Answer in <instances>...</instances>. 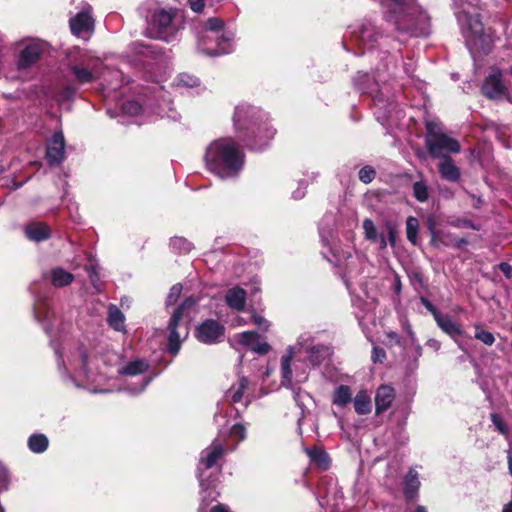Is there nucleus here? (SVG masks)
<instances>
[{
  "label": "nucleus",
  "instance_id": "a19ab883",
  "mask_svg": "<svg viewBox=\"0 0 512 512\" xmlns=\"http://www.w3.org/2000/svg\"><path fill=\"white\" fill-rule=\"evenodd\" d=\"M245 435H246V431H245V427L243 425L235 424L232 426V428L230 430V436L232 438L237 439V441H241L245 438Z\"/></svg>",
  "mask_w": 512,
  "mask_h": 512
},
{
  "label": "nucleus",
  "instance_id": "f257e3e1",
  "mask_svg": "<svg viewBox=\"0 0 512 512\" xmlns=\"http://www.w3.org/2000/svg\"><path fill=\"white\" fill-rule=\"evenodd\" d=\"M209 171L222 179L236 176L244 165V154L231 138L213 141L206 149Z\"/></svg>",
  "mask_w": 512,
  "mask_h": 512
},
{
  "label": "nucleus",
  "instance_id": "5701e85b",
  "mask_svg": "<svg viewBox=\"0 0 512 512\" xmlns=\"http://www.w3.org/2000/svg\"><path fill=\"white\" fill-rule=\"evenodd\" d=\"M363 229L365 238L379 244L380 249H384L387 246L386 238L383 234L377 232V229L373 221L369 218L364 219Z\"/></svg>",
  "mask_w": 512,
  "mask_h": 512
},
{
  "label": "nucleus",
  "instance_id": "8fccbe9b",
  "mask_svg": "<svg viewBox=\"0 0 512 512\" xmlns=\"http://www.w3.org/2000/svg\"><path fill=\"white\" fill-rule=\"evenodd\" d=\"M491 418H492L494 425L498 428V430L501 433H505V428H504L501 418L497 414H492Z\"/></svg>",
  "mask_w": 512,
  "mask_h": 512
},
{
  "label": "nucleus",
  "instance_id": "ddd939ff",
  "mask_svg": "<svg viewBox=\"0 0 512 512\" xmlns=\"http://www.w3.org/2000/svg\"><path fill=\"white\" fill-rule=\"evenodd\" d=\"M82 366L85 371H87L90 361H88L87 356L85 354L81 355ZM121 357L118 353L110 349H102L98 351L94 356L91 362L95 364L97 369H100V363H102L105 367H113L120 363Z\"/></svg>",
  "mask_w": 512,
  "mask_h": 512
},
{
  "label": "nucleus",
  "instance_id": "7ed1b4c3",
  "mask_svg": "<svg viewBox=\"0 0 512 512\" xmlns=\"http://www.w3.org/2000/svg\"><path fill=\"white\" fill-rule=\"evenodd\" d=\"M427 135H426V147L431 156L435 158L447 157L446 153H458L460 152L459 142L441 132L440 127L437 123L429 121L426 123Z\"/></svg>",
  "mask_w": 512,
  "mask_h": 512
},
{
  "label": "nucleus",
  "instance_id": "69168bd1",
  "mask_svg": "<svg viewBox=\"0 0 512 512\" xmlns=\"http://www.w3.org/2000/svg\"><path fill=\"white\" fill-rule=\"evenodd\" d=\"M241 113H242V110L237 108L236 110V113H235V121L238 122L241 118Z\"/></svg>",
  "mask_w": 512,
  "mask_h": 512
},
{
  "label": "nucleus",
  "instance_id": "0eeeda50",
  "mask_svg": "<svg viewBox=\"0 0 512 512\" xmlns=\"http://www.w3.org/2000/svg\"><path fill=\"white\" fill-rule=\"evenodd\" d=\"M225 328L216 320H205L195 330L196 338L204 344H214L220 341L224 335Z\"/></svg>",
  "mask_w": 512,
  "mask_h": 512
},
{
  "label": "nucleus",
  "instance_id": "c85d7f7f",
  "mask_svg": "<svg viewBox=\"0 0 512 512\" xmlns=\"http://www.w3.org/2000/svg\"><path fill=\"white\" fill-rule=\"evenodd\" d=\"M354 409L356 413L360 415H365L370 412L371 400L366 392L360 391L357 393V395L354 398Z\"/></svg>",
  "mask_w": 512,
  "mask_h": 512
},
{
  "label": "nucleus",
  "instance_id": "13d9d810",
  "mask_svg": "<svg viewBox=\"0 0 512 512\" xmlns=\"http://www.w3.org/2000/svg\"><path fill=\"white\" fill-rule=\"evenodd\" d=\"M211 512H229L224 505H216L211 509Z\"/></svg>",
  "mask_w": 512,
  "mask_h": 512
},
{
  "label": "nucleus",
  "instance_id": "412c9836",
  "mask_svg": "<svg viewBox=\"0 0 512 512\" xmlns=\"http://www.w3.org/2000/svg\"><path fill=\"white\" fill-rule=\"evenodd\" d=\"M225 300L229 307L238 311L243 310L246 303V292L242 288L234 287L227 292Z\"/></svg>",
  "mask_w": 512,
  "mask_h": 512
},
{
  "label": "nucleus",
  "instance_id": "3c124183",
  "mask_svg": "<svg viewBox=\"0 0 512 512\" xmlns=\"http://www.w3.org/2000/svg\"><path fill=\"white\" fill-rule=\"evenodd\" d=\"M196 303V300L193 298H187L177 309H181V316L183 315V311L187 308H191Z\"/></svg>",
  "mask_w": 512,
  "mask_h": 512
},
{
  "label": "nucleus",
  "instance_id": "5fc2aeb1",
  "mask_svg": "<svg viewBox=\"0 0 512 512\" xmlns=\"http://www.w3.org/2000/svg\"><path fill=\"white\" fill-rule=\"evenodd\" d=\"M468 243V241L464 238H457L455 236V238L453 239V243L451 246L453 247H456V248H460L462 247L463 245H466Z\"/></svg>",
  "mask_w": 512,
  "mask_h": 512
},
{
  "label": "nucleus",
  "instance_id": "c03bdc74",
  "mask_svg": "<svg viewBox=\"0 0 512 512\" xmlns=\"http://www.w3.org/2000/svg\"><path fill=\"white\" fill-rule=\"evenodd\" d=\"M178 84L186 87H194L198 84V79L186 74H181L178 77Z\"/></svg>",
  "mask_w": 512,
  "mask_h": 512
},
{
  "label": "nucleus",
  "instance_id": "473e14b6",
  "mask_svg": "<svg viewBox=\"0 0 512 512\" xmlns=\"http://www.w3.org/2000/svg\"><path fill=\"white\" fill-rule=\"evenodd\" d=\"M248 387V379L245 377H242L239 379L237 385H234L229 390V395L231 396V400L234 403H237L241 401L244 391Z\"/></svg>",
  "mask_w": 512,
  "mask_h": 512
},
{
  "label": "nucleus",
  "instance_id": "774afa93",
  "mask_svg": "<svg viewBox=\"0 0 512 512\" xmlns=\"http://www.w3.org/2000/svg\"><path fill=\"white\" fill-rule=\"evenodd\" d=\"M416 512H427V511H426L425 507H423V506H418V507L416 508Z\"/></svg>",
  "mask_w": 512,
  "mask_h": 512
},
{
  "label": "nucleus",
  "instance_id": "ea45409f",
  "mask_svg": "<svg viewBox=\"0 0 512 512\" xmlns=\"http://www.w3.org/2000/svg\"><path fill=\"white\" fill-rule=\"evenodd\" d=\"M223 21L219 18H210L207 20L205 27L208 31L219 32L223 28Z\"/></svg>",
  "mask_w": 512,
  "mask_h": 512
},
{
  "label": "nucleus",
  "instance_id": "f8f14e48",
  "mask_svg": "<svg viewBox=\"0 0 512 512\" xmlns=\"http://www.w3.org/2000/svg\"><path fill=\"white\" fill-rule=\"evenodd\" d=\"M90 9H85L70 19L71 31L78 37L89 36L93 31L94 21L90 15Z\"/></svg>",
  "mask_w": 512,
  "mask_h": 512
},
{
  "label": "nucleus",
  "instance_id": "603ef678",
  "mask_svg": "<svg viewBox=\"0 0 512 512\" xmlns=\"http://www.w3.org/2000/svg\"><path fill=\"white\" fill-rule=\"evenodd\" d=\"M90 281H91V284L94 286V288L96 289L97 292H100L101 291V285L99 283V277H98V274L96 275H93L92 273L90 274Z\"/></svg>",
  "mask_w": 512,
  "mask_h": 512
},
{
  "label": "nucleus",
  "instance_id": "bb28decb",
  "mask_svg": "<svg viewBox=\"0 0 512 512\" xmlns=\"http://www.w3.org/2000/svg\"><path fill=\"white\" fill-rule=\"evenodd\" d=\"M404 485H405V494L407 495V497H409V498L414 497V495L417 493L419 486H420L419 476H418V473L416 470H414V469L409 470V472L407 473V475L405 477Z\"/></svg>",
  "mask_w": 512,
  "mask_h": 512
},
{
  "label": "nucleus",
  "instance_id": "f03ea898",
  "mask_svg": "<svg viewBox=\"0 0 512 512\" xmlns=\"http://www.w3.org/2000/svg\"><path fill=\"white\" fill-rule=\"evenodd\" d=\"M459 7L456 15L470 48H483L488 37L484 33L483 24L476 13L478 0H456Z\"/></svg>",
  "mask_w": 512,
  "mask_h": 512
},
{
  "label": "nucleus",
  "instance_id": "7c9ffc66",
  "mask_svg": "<svg viewBox=\"0 0 512 512\" xmlns=\"http://www.w3.org/2000/svg\"><path fill=\"white\" fill-rule=\"evenodd\" d=\"M28 446L34 453H42L48 447V439L44 434H34L28 439Z\"/></svg>",
  "mask_w": 512,
  "mask_h": 512
},
{
  "label": "nucleus",
  "instance_id": "680f3d73",
  "mask_svg": "<svg viewBox=\"0 0 512 512\" xmlns=\"http://www.w3.org/2000/svg\"><path fill=\"white\" fill-rule=\"evenodd\" d=\"M85 269H86V271L88 272V274H89V275H90L91 273H92L93 275H96V274H97L96 267H95L93 264H91V265H87V266L85 267Z\"/></svg>",
  "mask_w": 512,
  "mask_h": 512
},
{
  "label": "nucleus",
  "instance_id": "9b49d317",
  "mask_svg": "<svg viewBox=\"0 0 512 512\" xmlns=\"http://www.w3.org/2000/svg\"><path fill=\"white\" fill-rule=\"evenodd\" d=\"M65 140L62 131L55 132L46 149V158L50 165H58L64 160Z\"/></svg>",
  "mask_w": 512,
  "mask_h": 512
},
{
  "label": "nucleus",
  "instance_id": "09e8293b",
  "mask_svg": "<svg viewBox=\"0 0 512 512\" xmlns=\"http://www.w3.org/2000/svg\"><path fill=\"white\" fill-rule=\"evenodd\" d=\"M421 302L424 304V306L427 308V310H429L432 313V315L434 316V319H436V315H440V313L436 309V307L431 302H429L427 299L422 298Z\"/></svg>",
  "mask_w": 512,
  "mask_h": 512
},
{
  "label": "nucleus",
  "instance_id": "aec40b11",
  "mask_svg": "<svg viewBox=\"0 0 512 512\" xmlns=\"http://www.w3.org/2000/svg\"><path fill=\"white\" fill-rule=\"evenodd\" d=\"M439 173L447 181L454 182L459 179V169L450 157H443L439 163Z\"/></svg>",
  "mask_w": 512,
  "mask_h": 512
},
{
  "label": "nucleus",
  "instance_id": "f704fd0d",
  "mask_svg": "<svg viewBox=\"0 0 512 512\" xmlns=\"http://www.w3.org/2000/svg\"><path fill=\"white\" fill-rule=\"evenodd\" d=\"M413 193L415 198L420 202H425L428 199V188L424 182H415L413 185Z\"/></svg>",
  "mask_w": 512,
  "mask_h": 512
},
{
  "label": "nucleus",
  "instance_id": "4468645a",
  "mask_svg": "<svg viewBox=\"0 0 512 512\" xmlns=\"http://www.w3.org/2000/svg\"><path fill=\"white\" fill-rule=\"evenodd\" d=\"M208 37H203L200 40L199 46L201 50L210 56H217L227 54L232 50L233 35L231 33H224L220 38L217 39L215 47H211L207 44Z\"/></svg>",
  "mask_w": 512,
  "mask_h": 512
},
{
  "label": "nucleus",
  "instance_id": "39448f33",
  "mask_svg": "<svg viewBox=\"0 0 512 512\" xmlns=\"http://www.w3.org/2000/svg\"><path fill=\"white\" fill-rule=\"evenodd\" d=\"M102 62L99 58L83 59L71 66L70 71L79 84H88L96 81L101 74Z\"/></svg>",
  "mask_w": 512,
  "mask_h": 512
},
{
  "label": "nucleus",
  "instance_id": "37998d69",
  "mask_svg": "<svg viewBox=\"0 0 512 512\" xmlns=\"http://www.w3.org/2000/svg\"><path fill=\"white\" fill-rule=\"evenodd\" d=\"M450 224L457 228H470L474 230H478V227L471 222L468 219L462 218V219H456L454 221H451Z\"/></svg>",
  "mask_w": 512,
  "mask_h": 512
},
{
  "label": "nucleus",
  "instance_id": "58836bf2",
  "mask_svg": "<svg viewBox=\"0 0 512 512\" xmlns=\"http://www.w3.org/2000/svg\"><path fill=\"white\" fill-rule=\"evenodd\" d=\"M375 177V171L373 168L366 166L359 171V179L363 183H370Z\"/></svg>",
  "mask_w": 512,
  "mask_h": 512
},
{
  "label": "nucleus",
  "instance_id": "338daca9",
  "mask_svg": "<svg viewBox=\"0 0 512 512\" xmlns=\"http://www.w3.org/2000/svg\"><path fill=\"white\" fill-rule=\"evenodd\" d=\"M274 134H275L274 130H268L266 138L271 139L274 136Z\"/></svg>",
  "mask_w": 512,
  "mask_h": 512
},
{
  "label": "nucleus",
  "instance_id": "4be33fe9",
  "mask_svg": "<svg viewBox=\"0 0 512 512\" xmlns=\"http://www.w3.org/2000/svg\"><path fill=\"white\" fill-rule=\"evenodd\" d=\"M435 321L438 326L441 328L443 332L451 336L452 338H456L462 334L461 327L455 323L452 318L448 315H436Z\"/></svg>",
  "mask_w": 512,
  "mask_h": 512
},
{
  "label": "nucleus",
  "instance_id": "423d86ee",
  "mask_svg": "<svg viewBox=\"0 0 512 512\" xmlns=\"http://www.w3.org/2000/svg\"><path fill=\"white\" fill-rule=\"evenodd\" d=\"M181 319V309H175L168 324V350L172 355L179 352L181 343L189 334L187 326L180 325Z\"/></svg>",
  "mask_w": 512,
  "mask_h": 512
},
{
  "label": "nucleus",
  "instance_id": "9d476101",
  "mask_svg": "<svg viewBox=\"0 0 512 512\" xmlns=\"http://www.w3.org/2000/svg\"><path fill=\"white\" fill-rule=\"evenodd\" d=\"M501 75L498 68H493L485 79L482 92L489 99H499L505 94L506 87L502 82Z\"/></svg>",
  "mask_w": 512,
  "mask_h": 512
},
{
  "label": "nucleus",
  "instance_id": "393cba45",
  "mask_svg": "<svg viewBox=\"0 0 512 512\" xmlns=\"http://www.w3.org/2000/svg\"><path fill=\"white\" fill-rule=\"evenodd\" d=\"M429 231L431 235V243L435 246H450L455 238L454 234L443 229H436L433 224H429Z\"/></svg>",
  "mask_w": 512,
  "mask_h": 512
},
{
  "label": "nucleus",
  "instance_id": "dca6fc26",
  "mask_svg": "<svg viewBox=\"0 0 512 512\" xmlns=\"http://www.w3.org/2000/svg\"><path fill=\"white\" fill-rule=\"evenodd\" d=\"M238 341L240 344L249 347L256 353L265 354L270 350V346L266 342L259 340V335L255 332H243L238 335Z\"/></svg>",
  "mask_w": 512,
  "mask_h": 512
},
{
  "label": "nucleus",
  "instance_id": "c756f323",
  "mask_svg": "<svg viewBox=\"0 0 512 512\" xmlns=\"http://www.w3.org/2000/svg\"><path fill=\"white\" fill-rule=\"evenodd\" d=\"M352 400V393L348 386L340 385L333 394V404L343 407Z\"/></svg>",
  "mask_w": 512,
  "mask_h": 512
},
{
  "label": "nucleus",
  "instance_id": "e433bc0d",
  "mask_svg": "<svg viewBox=\"0 0 512 512\" xmlns=\"http://www.w3.org/2000/svg\"><path fill=\"white\" fill-rule=\"evenodd\" d=\"M141 109V105L136 101H127L122 106L123 112L131 116L138 115Z\"/></svg>",
  "mask_w": 512,
  "mask_h": 512
},
{
  "label": "nucleus",
  "instance_id": "20e7f679",
  "mask_svg": "<svg viewBox=\"0 0 512 512\" xmlns=\"http://www.w3.org/2000/svg\"><path fill=\"white\" fill-rule=\"evenodd\" d=\"M175 9L158 8L151 15L149 34L151 37L169 41L178 31Z\"/></svg>",
  "mask_w": 512,
  "mask_h": 512
},
{
  "label": "nucleus",
  "instance_id": "c9c22d12",
  "mask_svg": "<svg viewBox=\"0 0 512 512\" xmlns=\"http://www.w3.org/2000/svg\"><path fill=\"white\" fill-rule=\"evenodd\" d=\"M475 338L489 346H491L495 341V338L491 332L480 329L478 327L476 328Z\"/></svg>",
  "mask_w": 512,
  "mask_h": 512
},
{
  "label": "nucleus",
  "instance_id": "a211bd4d",
  "mask_svg": "<svg viewBox=\"0 0 512 512\" xmlns=\"http://www.w3.org/2000/svg\"><path fill=\"white\" fill-rule=\"evenodd\" d=\"M295 355V347H288L286 354L281 358V374H282V385L285 387H292V371H291V360Z\"/></svg>",
  "mask_w": 512,
  "mask_h": 512
},
{
  "label": "nucleus",
  "instance_id": "4d7b16f0",
  "mask_svg": "<svg viewBox=\"0 0 512 512\" xmlns=\"http://www.w3.org/2000/svg\"><path fill=\"white\" fill-rule=\"evenodd\" d=\"M507 462L509 473L512 475V450L507 451Z\"/></svg>",
  "mask_w": 512,
  "mask_h": 512
},
{
  "label": "nucleus",
  "instance_id": "bf43d9fd",
  "mask_svg": "<svg viewBox=\"0 0 512 512\" xmlns=\"http://www.w3.org/2000/svg\"><path fill=\"white\" fill-rule=\"evenodd\" d=\"M388 237H389L390 244L394 245L395 244V231L391 227L389 228V231H388Z\"/></svg>",
  "mask_w": 512,
  "mask_h": 512
},
{
  "label": "nucleus",
  "instance_id": "6e6d98bb",
  "mask_svg": "<svg viewBox=\"0 0 512 512\" xmlns=\"http://www.w3.org/2000/svg\"><path fill=\"white\" fill-rule=\"evenodd\" d=\"M294 399L298 403V405H302L303 404V393L300 390H298V391L294 390Z\"/></svg>",
  "mask_w": 512,
  "mask_h": 512
},
{
  "label": "nucleus",
  "instance_id": "e2e57ef3",
  "mask_svg": "<svg viewBox=\"0 0 512 512\" xmlns=\"http://www.w3.org/2000/svg\"><path fill=\"white\" fill-rule=\"evenodd\" d=\"M502 512H512V501L504 505Z\"/></svg>",
  "mask_w": 512,
  "mask_h": 512
},
{
  "label": "nucleus",
  "instance_id": "2eb2a0df",
  "mask_svg": "<svg viewBox=\"0 0 512 512\" xmlns=\"http://www.w3.org/2000/svg\"><path fill=\"white\" fill-rule=\"evenodd\" d=\"M395 399L394 389L387 385H382L377 389L375 395L376 414L386 411Z\"/></svg>",
  "mask_w": 512,
  "mask_h": 512
},
{
  "label": "nucleus",
  "instance_id": "052dcab7",
  "mask_svg": "<svg viewBox=\"0 0 512 512\" xmlns=\"http://www.w3.org/2000/svg\"><path fill=\"white\" fill-rule=\"evenodd\" d=\"M387 336L393 340L396 344H399L400 343V338L399 336L395 333V332H390L387 334Z\"/></svg>",
  "mask_w": 512,
  "mask_h": 512
},
{
  "label": "nucleus",
  "instance_id": "a18cd8bd",
  "mask_svg": "<svg viewBox=\"0 0 512 512\" xmlns=\"http://www.w3.org/2000/svg\"><path fill=\"white\" fill-rule=\"evenodd\" d=\"M371 358L374 363H377V362L382 363L386 358V353L382 348L374 346L373 350H372Z\"/></svg>",
  "mask_w": 512,
  "mask_h": 512
},
{
  "label": "nucleus",
  "instance_id": "49530a36",
  "mask_svg": "<svg viewBox=\"0 0 512 512\" xmlns=\"http://www.w3.org/2000/svg\"><path fill=\"white\" fill-rule=\"evenodd\" d=\"M253 323L257 325L262 331H267L269 328V323L263 317L254 314L252 316Z\"/></svg>",
  "mask_w": 512,
  "mask_h": 512
},
{
  "label": "nucleus",
  "instance_id": "6e6552de",
  "mask_svg": "<svg viewBox=\"0 0 512 512\" xmlns=\"http://www.w3.org/2000/svg\"><path fill=\"white\" fill-rule=\"evenodd\" d=\"M47 44L40 40H30L23 48L19 58V66L26 68L36 63L46 51Z\"/></svg>",
  "mask_w": 512,
  "mask_h": 512
},
{
  "label": "nucleus",
  "instance_id": "4c0bfd02",
  "mask_svg": "<svg viewBox=\"0 0 512 512\" xmlns=\"http://www.w3.org/2000/svg\"><path fill=\"white\" fill-rule=\"evenodd\" d=\"M173 248L178 249L182 253L189 252L192 249V244L184 238H174L171 241Z\"/></svg>",
  "mask_w": 512,
  "mask_h": 512
},
{
  "label": "nucleus",
  "instance_id": "1a4fd4ad",
  "mask_svg": "<svg viewBox=\"0 0 512 512\" xmlns=\"http://www.w3.org/2000/svg\"><path fill=\"white\" fill-rule=\"evenodd\" d=\"M224 448L218 441H213L212 444L201 452L199 460V471L203 468L209 469L213 467L217 460L223 455ZM200 486L204 489L205 482L202 479V472L199 474Z\"/></svg>",
  "mask_w": 512,
  "mask_h": 512
},
{
  "label": "nucleus",
  "instance_id": "de8ad7c7",
  "mask_svg": "<svg viewBox=\"0 0 512 512\" xmlns=\"http://www.w3.org/2000/svg\"><path fill=\"white\" fill-rule=\"evenodd\" d=\"M189 4L194 12H201L204 8V0H189Z\"/></svg>",
  "mask_w": 512,
  "mask_h": 512
},
{
  "label": "nucleus",
  "instance_id": "a878e982",
  "mask_svg": "<svg viewBox=\"0 0 512 512\" xmlns=\"http://www.w3.org/2000/svg\"><path fill=\"white\" fill-rule=\"evenodd\" d=\"M381 35L380 28L369 22L361 27L359 37L364 44L372 46Z\"/></svg>",
  "mask_w": 512,
  "mask_h": 512
},
{
  "label": "nucleus",
  "instance_id": "6ab92c4d",
  "mask_svg": "<svg viewBox=\"0 0 512 512\" xmlns=\"http://www.w3.org/2000/svg\"><path fill=\"white\" fill-rule=\"evenodd\" d=\"M107 322L111 328L118 332H126L125 316L116 305H109Z\"/></svg>",
  "mask_w": 512,
  "mask_h": 512
},
{
  "label": "nucleus",
  "instance_id": "72a5a7b5",
  "mask_svg": "<svg viewBox=\"0 0 512 512\" xmlns=\"http://www.w3.org/2000/svg\"><path fill=\"white\" fill-rule=\"evenodd\" d=\"M407 239L415 244L417 240L418 221L414 217H409L406 222Z\"/></svg>",
  "mask_w": 512,
  "mask_h": 512
},
{
  "label": "nucleus",
  "instance_id": "cd10ccee",
  "mask_svg": "<svg viewBox=\"0 0 512 512\" xmlns=\"http://www.w3.org/2000/svg\"><path fill=\"white\" fill-rule=\"evenodd\" d=\"M147 368L148 364L144 360H135L118 369V373L121 375L135 376L144 373Z\"/></svg>",
  "mask_w": 512,
  "mask_h": 512
},
{
  "label": "nucleus",
  "instance_id": "864d4df0",
  "mask_svg": "<svg viewBox=\"0 0 512 512\" xmlns=\"http://www.w3.org/2000/svg\"><path fill=\"white\" fill-rule=\"evenodd\" d=\"M501 271L505 274L506 277H511L512 275V267L508 263L500 264Z\"/></svg>",
  "mask_w": 512,
  "mask_h": 512
},
{
  "label": "nucleus",
  "instance_id": "79ce46f5",
  "mask_svg": "<svg viewBox=\"0 0 512 512\" xmlns=\"http://www.w3.org/2000/svg\"><path fill=\"white\" fill-rule=\"evenodd\" d=\"M182 291V286L180 284H176L171 287L170 292L167 296V304H173L177 301Z\"/></svg>",
  "mask_w": 512,
  "mask_h": 512
},
{
  "label": "nucleus",
  "instance_id": "b1692460",
  "mask_svg": "<svg viewBox=\"0 0 512 512\" xmlns=\"http://www.w3.org/2000/svg\"><path fill=\"white\" fill-rule=\"evenodd\" d=\"M74 280L72 273L64 270L62 267H55L50 271V282L54 287H65Z\"/></svg>",
  "mask_w": 512,
  "mask_h": 512
},
{
  "label": "nucleus",
  "instance_id": "2f4dec72",
  "mask_svg": "<svg viewBox=\"0 0 512 512\" xmlns=\"http://www.w3.org/2000/svg\"><path fill=\"white\" fill-rule=\"evenodd\" d=\"M307 454L310 457L311 461L316 463L322 469H327L329 466V458L325 451L321 448H313L307 450Z\"/></svg>",
  "mask_w": 512,
  "mask_h": 512
},
{
  "label": "nucleus",
  "instance_id": "0e129e2a",
  "mask_svg": "<svg viewBox=\"0 0 512 512\" xmlns=\"http://www.w3.org/2000/svg\"><path fill=\"white\" fill-rule=\"evenodd\" d=\"M303 196H304L303 190L298 189L297 191L294 192V198H296V199L302 198Z\"/></svg>",
  "mask_w": 512,
  "mask_h": 512
},
{
  "label": "nucleus",
  "instance_id": "f3484780",
  "mask_svg": "<svg viewBox=\"0 0 512 512\" xmlns=\"http://www.w3.org/2000/svg\"><path fill=\"white\" fill-rule=\"evenodd\" d=\"M25 235L31 241L40 242L50 237V229L41 222L31 223L25 227Z\"/></svg>",
  "mask_w": 512,
  "mask_h": 512
}]
</instances>
